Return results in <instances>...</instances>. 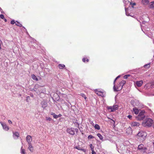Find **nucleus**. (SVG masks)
I'll return each instance as SVG.
<instances>
[{"label":"nucleus","mask_w":154,"mask_h":154,"mask_svg":"<svg viewBox=\"0 0 154 154\" xmlns=\"http://www.w3.org/2000/svg\"><path fill=\"white\" fill-rule=\"evenodd\" d=\"M149 2L148 0H142L141 1L142 3L144 5H147L149 3Z\"/></svg>","instance_id":"f3484780"},{"label":"nucleus","mask_w":154,"mask_h":154,"mask_svg":"<svg viewBox=\"0 0 154 154\" xmlns=\"http://www.w3.org/2000/svg\"><path fill=\"white\" fill-rule=\"evenodd\" d=\"M74 125L76 127H79V124L78 123L76 122H75L74 123Z\"/></svg>","instance_id":"72a5a7b5"},{"label":"nucleus","mask_w":154,"mask_h":154,"mask_svg":"<svg viewBox=\"0 0 154 154\" xmlns=\"http://www.w3.org/2000/svg\"><path fill=\"white\" fill-rule=\"evenodd\" d=\"M125 83L126 82L125 81L123 80L121 81L119 83V85L121 86L120 88L119 87L116 88L115 85H114L113 86L114 91H117L121 90L122 89L123 86Z\"/></svg>","instance_id":"7ed1b4c3"},{"label":"nucleus","mask_w":154,"mask_h":154,"mask_svg":"<svg viewBox=\"0 0 154 154\" xmlns=\"http://www.w3.org/2000/svg\"><path fill=\"white\" fill-rule=\"evenodd\" d=\"M145 111L142 110L139 113L138 115L136 117V119L138 120H142L145 118V116L144 115Z\"/></svg>","instance_id":"f03ea898"},{"label":"nucleus","mask_w":154,"mask_h":154,"mask_svg":"<svg viewBox=\"0 0 154 154\" xmlns=\"http://www.w3.org/2000/svg\"><path fill=\"white\" fill-rule=\"evenodd\" d=\"M75 148L79 150H81L82 151L84 152H86V150L84 149H82L79 146H76L75 147Z\"/></svg>","instance_id":"6ab92c4d"},{"label":"nucleus","mask_w":154,"mask_h":154,"mask_svg":"<svg viewBox=\"0 0 154 154\" xmlns=\"http://www.w3.org/2000/svg\"><path fill=\"white\" fill-rule=\"evenodd\" d=\"M153 123V120L150 118H147L142 123V125L144 127H150Z\"/></svg>","instance_id":"f257e3e1"},{"label":"nucleus","mask_w":154,"mask_h":154,"mask_svg":"<svg viewBox=\"0 0 154 154\" xmlns=\"http://www.w3.org/2000/svg\"><path fill=\"white\" fill-rule=\"evenodd\" d=\"M29 144V147H28V149L32 152L33 151V147H32L31 143L28 144Z\"/></svg>","instance_id":"2eb2a0df"},{"label":"nucleus","mask_w":154,"mask_h":154,"mask_svg":"<svg viewBox=\"0 0 154 154\" xmlns=\"http://www.w3.org/2000/svg\"><path fill=\"white\" fill-rule=\"evenodd\" d=\"M140 124L137 122H133L131 123V125L132 127L138 126Z\"/></svg>","instance_id":"f8f14e48"},{"label":"nucleus","mask_w":154,"mask_h":154,"mask_svg":"<svg viewBox=\"0 0 154 154\" xmlns=\"http://www.w3.org/2000/svg\"><path fill=\"white\" fill-rule=\"evenodd\" d=\"M149 7L151 8H154V2H151L149 5Z\"/></svg>","instance_id":"a211bd4d"},{"label":"nucleus","mask_w":154,"mask_h":154,"mask_svg":"<svg viewBox=\"0 0 154 154\" xmlns=\"http://www.w3.org/2000/svg\"><path fill=\"white\" fill-rule=\"evenodd\" d=\"M55 114L53 112H51V115H52L53 116H54V115H55Z\"/></svg>","instance_id":"37998d69"},{"label":"nucleus","mask_w":154,"mask_h":154,"mask_svg":"<svg viewBox=\"0 0 154 154\" xmlns=\"http://www.w3.org/2000/svg\"><path fill=\"white\" fill-rule=\"evenodd\" d=\"M94 127L95 129H97L98 130L100 129V127L97 124H95Z\"/></svg>","instance_id":"a878e982"},{"label":"nucleus","mask_w":154,"mask_h":154,"mask_svg":"<svg viewBox=\"0 0 154 154\" xmlns=\"http://www.w3.org/2000/svg\"><path fill=\"white\" fill-rule=\"evenodd\" d=\"M138 149L139 150H141L143 149H146V148L144 147V145L142 144L139 145L138 147Z\"/></svg>","instance_id":"4468645a"},{"label":"nucleus","mask_w":154,"mask_h":154,"mask_svg":"<svg viewBox=\"0 0 154 154\" xmlns=\"http://www.w3.org/2000/svg\"><path fill=\"white\" fill-rule=\"evenodd\" d=\"M91 150L92 151V154H96V152L94 151V149H92V150Z\"/></svg>","instance_id":"58836bf2"},{"label":"nucleus","mask_w":154,"mask_h":154,"mask_svg":"<svg viewBox=\"0 0 154 154\" xmlns=\"http://www.w3.org/2000/svg\"><path fill=\"white\" fill-rule=\"evenodd\" d=\"M133 110L134 113L136 115L138 114L139 112V110L137 109L136 108H134L133 109Z\"/></svg>","instance_id":"dca6fc26"},{"label":"nucleus","mask_w":154,"mask_h":154,"mask_svg":"<svg viewBox=\"0 0 154 154\" xmlns=\"http://www.w3.org/2000/svg\"><path fill=\"white\" fill-rule=\"evenodd\" d=\"M13 137L14 139H17L19 136V134L17 132H13Z\"/></svg>","instance_id":"1a4fd4ad"},{"label":"nucleus","mask_w":154,"mask_h":154,"mask_svg":"<svg viewBox=\"0 0 154 154\" xmlns=\"http://www.w3.org/2000/svg\"><path fill=\"white\" fill-rule=\"evenodd\" d=\"M143 83L142 81L141 80L140 81H137L136 83V85L138 87H140Z\"/></svg>","instance_id":"ddd939ff"},{"label":"nucleus","mask_w":154,"mask_h":154,"mask_svg":"<svg viewBox=\"0 0 154 154\" xmlns=\"http://www.w3.org/2000/svg\"><path fill=\"white\" fill-rule=\"evenodd\" d=\"M41 104L42 105V107L43 108L45 109L46 107H47L48 106L47 103L45 101H42L41 103Z\"/></svg>","instance_id":"9b49d317"},{"label":"nucleus","mask_w":154,"mask_h":154,"mask_svg":"<svg viewBox=\"0 0 154 154\" xmlns=\"http://www.w3.org/2000/svg\"><path fill=\"white\" fill-rule=\"evenodd\" d=\"M67 132L72 135H73L75 134L74 129L72 128H68L67 129Z\"/></svg>","instance_id":"423d86ee"},{"label":"nucleus","mask_w":154,"mask_h":154,"mask_svg":"<svg viewBox=\"0 0 154 154\" xmlns=\"http://www.w3.org/2000/svg\"><path fill=\"white\" fill-rule=\"evenodd\" d=\"M125 11L126 14V15L128 16H132L131 15H130L128 13V9L126 8H125Z\"/></svg>","instance_id":"412c9836"},{"label":"nucleus","mask_w":154,"mask_h":154,"mask_svg":"<svg viewBox=\"0 0 154 154\" xmlns=\"http://www.w3.org/2000/svg\"><path fill=\"white\" fill-rule=\"evenodd\" d=\"M120 75H119V76H118L116 78V79H118L119 78H120Z\"/></svg>","instance_id":"8fccbe9b"},{"label":"nucleus","mask_w":154,"mask_h":154,"mask_svg":"<svg viewBox=\"0 0 154 154\" xmlns=\"http://www.w3.org/2000/svg\"><path fill=\"white\" fill-rule=\"evenodd\" d=\"M53 117L54 119H57L58 118L57 115L55 114V115H54Z\"/></svg>","instance_id":"4c0bfd02"},{"label":"nucleus","mask_w":154,"mask_h":154,"mask_svg":"<svg viewBox=\"0 0 154 154\" xmlns=\"http://www.w3.org/2000/svg\"><path fill=\"white\" fill-rule=\"evenodd\" d=\"M0 17L2 19H4V16L3 14H0Z\"/></svg>","instance_id":"c9c22d12"},{"label":"nucleus","mask_w":154,"mask_h":154,"mask_svg":"<svg viewBox=\"0 0 154 154\" xmlns=\"http://www.w3.org/2000/svg\"><path fill=\"white\" fill-rule=\"evenodd\" d=\"M15 24L17 26L20 27H21L22 26V24L20 23H19L17 21L15 23Z\"/></svg>","instance_id":"393cba45"},{"label":"nucleus","mask_w":154,"mask_h":154,"mask_svg":"<svg viewBox=\"0 0 154 154\" xmlns=\"http://www.w3.org/2000/svg\"><path fill=\"white\" fill-rule=\"evenodd\" d=\"M95 92L97 95L102 97H104L105 96V93L101 91H99L97 89L95 90Z\"/></svg>","instance_id":"6e6552de"},{"label":"nucleus","mask_w":154,"mask_h":154,"mask_svg":"<svg viewBox=\"0 0 154 154\" xmlns=\"http://www.w3.org/2000/svg\"><path fill=\"white\" fill-rule=\"evenodd\" d=\"M46 119L47 121H50L51 120V119L49 117H46Z\"/></svg>","instance_id":"7c9ffc66"},{"label":"nucleus","mask_w":154,"mask_h":154,"mask_svg":"<svg viewBox=\"0 0 154 154\" xmlns=\"http://www.w3.org/2000/svg\"><path fill=\"white\" fill-rule=\"evenodd\" d=\"M57 116H58V118L61 117V116L62 115L61 114H59V115H58Z\"/></svg>","instance_id":"49530a36"},{"label":"nucleus","mask_w":154,"mask_h":154,"mask_svg":"<svg viewBox=\"0 0 154 154\" xmlns=\"http://www.w3.org/2000/svg\"><path fill=\"white\" fill-rule=\"evenodd\" d=\"M150 63H148L147 64H146L145 65L143 66L146 68H149L150 67Z\"/></svg>","instance_id":"b1692460"},{"label":"nucleus","mask_w":154,"mask_h":154,"mask_svg":"<svg viewBox=\"0 0 154 154\" xmlns=\"http://www.w3.org/2000/svg\"><path fill=\"white\" fill-rule=\"evenodd\" d=\"M121 86H120V85H119V84L117 86V87H116V88H118V87H119V88H121Z\"/></svg>","instance_id":"09e8293b"},{"label":"nucleus","mask_w":154,"mask_h":154,"mask_svg":"<svg viewBox=\"0 0 154 154\" xmlns=\"http://www.w3.org/2000/svg\"><path fill=\"white\" fill-rule=\"evenodd\" d=\"M97 135L99 137V138L100 140H103V137L100 134L98 133L97 134Z\"/></svg>","instance_id":"5701e85b"},{"label":"nucleus","mask_w":154,"mask_h":154,"mask_svg":"<svg viewBox=\"0 0 154 154\" xmlns=\"http://www.w3.org/2000/svg\"><path fill=\"white\" fill-rule=\"evenodd\" d=\"M136 5V4L135 3H133V5Z\"/></svg>","instance_id":"864d4df0"},{"label":"nucleus","mask_w":154,"mask_h":154,"mask_svg":"<svg viewBox=\"0 0 154 154\" xmlns=\"http://www.w3.org/2000/svg\"><path fill=\"white\" fill-rule=\"evenodd\" d=\"M80 95L82 96L86 100L87 99V97L84 94L81 93Z\"/></svg>","instance_id":"cd10ccee"},{"label":"nucleus","mask_w":154,"mask_h":154,"mask_svg":"<svg viewBox=\"0 0 154 154\" xmlns=\"http://www.w3.org/2000/svg\"><path fill=\"white\" fill-rule=\"evenodd\" d=\"M26 140L28 144L31 143V142L32 141V139L31 137L29 135L27 136L26 137Z\"/></svg>","instance_id":"9d476101"},{"label":"nucleus","mask_w":154,"mask_h":154,"mask_svg":"<svg viewBox=\"0 0 154 154\" xmlns=\"http://www.w3.org/2000/svg\"><path fill=\"white\" fill-rule=\"evenodd\" d=\"M130 76V74H128L125 75L124 76V78L125 79H127L128 77H129Z\"/></svg>","instance_id":"c85d7f7f"},{"label":"nucleus","mask_w":154,"mask_h":154,"mask_svg":"<svg viewBox=\"0 0 154 154\" xmlns=\"http://www.w3.org/2000/svg\"><path fill=\"white\" fill-rule=\"evenodd\" d=\"M94 138V137L92 136V135H89L88 137V139H91Z\"/></svg>","instance_id":"2f4dec72"},{"label":"nucleus","mask_w":154,"mask_h":154,"mask_svg":"<svg viewBox=\"0 0 154 154\" xmlns=\"http://www.w3.org/2000/svg\"><path fill=\"white\" fill-rule=\"evenodd\" d=\"M31 77L34 80H35V81H38V79L36 76H35L34 74H32L31 75Z\"/></svg>","instance_id":"aec40b11"},{"label":"nucleus","mask_w":154,"mask_h":154,"mask_svg":"<svg viewBox=\"0 0 154 154\" xmlns=\"http://www.w3.org/2000/svg\"><path fill=\"white\" fill-rule=\"evenodd\" d=\"M15 23L14 20H13L11 21V23L12 24H14Z\"/></svg>","instance_id":"e433bc0d"},{"label":"nucleus","mask_w":154,"mask_h":154,"mask_svg":"<svg viewBox=\"0 0 154 154\" xmlns=\"http://www.w3.org/2000/svg\"><path fill=\"white\" fill-rule=\"evenodd\" d=\"M90 146L91 148V150H92V149H94V147L93 146L92 144H91L90 145Z\"/></svg>","instance_id":"f704fd0d"},{"label":"nucleus","mask_w":154,"mask_h":154,"mask_svg":"<svg viewBox=\"0 0 154 154\" xmlns=\"http://www.w3.org/2000/svg\"><path fill=\"white\" fill-rule=\"evenodd\" d=\"M0 123L4 130L5 131H8V130L9 129V128L5 123H3L2 122H1Z\"/></svg>","instance_id":"0eeeda50"},{"label":"nucleus","mask_w":154,"mask_h":154,"mask_svg":"<svg viewBox=\"0 0 154 154\" xmlns=\"http://www.w3.org/2000/svg\"><path fill=\"white\" fill-rule=\"evenodd\" d=\"M23 27L24 28V29H25V28L24 27Z\"/></svg>","instance_id":"5fc2aeb1"},{"label":"nucleus","mask_w":154,"mask_h":154,"mask_svg":"<svg viewBox=\"0 0 154 154\" xmlns=\"http://www.w3.org/2000/svg\"><path fill=\"white\" fill-rule=\"evenodd\" d=\"M29 97H26V100L27 102H28V99L29 98Z\"/></svg>","instance_id":"c03bdc74"},{"label":"nucleus","mask_w":154,"mask_h":154,"mask_svg":"<svg viewBox=\"0 0 154 154\" xmlns=\"http://www.w3.org/2000/svg\"><path fill=\"white\" fill-rule=\"evenodd\" d=\"M8 122L9 124H12V122L10 120H8Z\"/></svg>","instance_id":"a18cd8bd"},{"label":"nucleus","mask_w":154,"mask_h":154,"mask_svg":"<svg viewBox=\"0 0 154 154\" xmlns=\"http://www.w3.org/2000/svg\"><path fill=\"white\" fill-rule=\"evenodd\" d=\"M116 80H117V79H116H116H115L114 81V85H115V82L116 81Z\"/></svg>","instance_id":"de8ad7c7"},{"label":"nucleus","mask_w":154,"mask_h":154,"mask_svg":"<svg viewBox=\"0 0 154 154\" xmlns=\"http://www.w3.org/2000/svg\"><path fill=\"white\" fill-rule=\"evenodd\" d=\"M58 66L60 69H62L65 67V65L63 64H59L58 65Z\"/></svg>","instance_id":"4be33fe9"},{"label":"nucleus","mask_w":154,"mask_h":154,"mask_svg":"<svg viewBox=\"0 0 154 154\" xmlns=\"http://www.w3.org/2000/svg\"><path fill=\"white\" fill-rule=\"evenodd\" d=\"M118 106L117 105H114L112 106H109L108 108V109L110 112H113L117 110L118 109Z\"/></svg>","instance_id":"39448f33"},{"label":"nucleus","mask_w":154,"mask_h":154,"mask_svg":"<svg viewBox=\"0 0 154 154\" xmlns=\"http://www.w3.org/2000/svg\"><path fill=\"white\" fill-rule=\"evenodd\" d=\"M90 123L92 124V125L93 126L94 125V123L92 121H90Z\"/></svg>","instance_id":"a19ab883"},{"label":"nucleus","mask_w":154,"mask_h":154,"mask_svg":"<svg viewBox=\"0 0 154 154\" xmlns=\"http://www.w3.org/2000/svg\"><path fill=\"white\" fill-rule=\"evenodd\" d=\"M82 60L83 62H85L86 61V58H84L82 59ZM86 61L87 62H88L89 61V60L88 59H87Z\"/></svg>","instance_id":"c756f323"},{"label":"nucleus","mask_w":154,"mask_h":154,"mask_svg":"<svg viewBox=\"0 0 154 154\" xmlns=\"http://www.w3.org/2000/svg\"><path fill=\"white\" fill-rule=\"evenodd\" d=\"M4 21H5V22H6L7 21V20L6 19H5L4 18Z\"/></svg>","instance_id":"603ef678"},{"label":"nucleus","mask_w":154,"mask_h":154,"mask_svg":"<svg viewBox=\"0 0 154 154\" xmlns=\"http://www.w3.org/2000/svg\"><path fill=\"white\" fill-rule=\"evenodd\" d=\"M123 2L125 4H128L129 3V2L128 1V0H127V1L125 0H123Z\"/></svg>","instance_id":"473e14b6"},{"label":"nucleus","mask_w":154,"mask_h":154,"mask_svg":"<svg viewBox=\"0 0 154 154\" xmlns=\"http://www.w3.org/2000/svg\"><path fill=\"white\" fill-rule=\"evenodd\" d=\"M2 118L3 119H5V116H2Z\"/></svg>","instance_id":"3c124183"},{"label":"nucleus","mask_w":154,"mask_h":154,"mask_svg":"<svg viewBox=\"0 0 154 154\" xmlns=\"http://www.w3.org/2000/svg\"><path fill=\"white\" fill-rule=\"evenodd\" d=\"M127 117L130 119H131L132 118V116L131 115H128L127 116Z\"/></svg>","instance_id":"ea45409f"},{"label":"nucleus","mask_w":154,"mask_h":154,"mask_svg":"<svg viewBox=\"0 0 154 154\" xmlns=\"http://www.w3.org/2000/svg\"><path fill=\"white\" fill-rule=\"evenodd\" d=\"M22 148L23 147L22 146L21 148V154H25V149H23Z\"/></svg>","instance_id":"bb28decb"},{"label":"nucleus","mask_w":154,"mask_h":154,"mask_svg":"<svg viewBox=\"0 0 154 154\" xmlns=\"http://www.w3.org/2000/svg\"><path fill=\"white\" fill-rule=\"evenodd\" d=\"M139 137H142L143 139H145L147 136V134L145 132L143 131H140L137 134Z\"/></svg>","instance_id":"20e7f679"},{"label":"nucleus","mask_w":154,"mask_h":154,"mask_svg":"<svg viewBox=\"0 0 154 154\" xmlns=\"http://www.w3.org/2000/svg\"><path fill=\"white\" fill-rule=\"evenodd\" d=\"M74 130H75V131L77 133H78V131H79L78 129H77V128H75V129H74Z\"/></svg>","instance_id":"79ce46f5"}]
</instances>
